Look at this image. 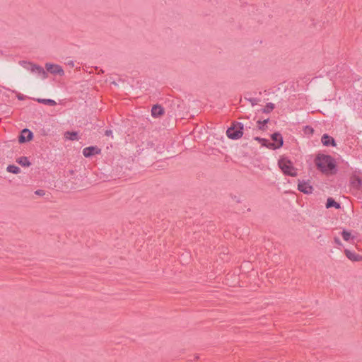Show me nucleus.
Instances as JSON below:
<instances>
[{
  "label": "nucleus",
  "instance_id": "obj_1",
  "mask_svg": "<svg viewBox=\"0 0 362 362\" xmlns=\"http://www.w3.org/2000/svg\"><path fill=\"white\" fill-rule=\"evenodd\" d=\"M315 163L317 168L326 175H332L336 172L335 162L329 156L319 155L316 157Z\"/></svg>",
  "mask_w": 362,
  "mask_h": 362
},
{
  "label": "nucleus",
  "instance_id": "obj_2",
  "mask_svg": "<svg viewBox=\"0 0 362 362\" xmlns=\"http://www.w3.org/2000/svg\"><path fill=\"white\" fill-rule=\"evenodd\" d=\"M278 165L285 175L295 177L298 174V170L293 163L286 158H281L278 161Z\"/></svg>",
  "mask_w": 362,
  "mask_h": 362
},
{
  "label": "nucleus",
  "instance_id": "obj_3",
  "mask_svg": "<svg viewBox=\"0 0 362 362\" xmlns=\"http://www.w3.org/2000/svg\"><path fill=\"white\" fill-rule=\"evenodd\" d=\"M243 124L241 123H235L228 129L226 134L231 139H238L243 136Z\"/></svg>",
  "mask_w": 362,
  "mask_h": 362
},
{
  "label": "nucleus",
  "instance_id": "obj_4",
  "mask_svg": "<svg viewBox=\"0 0 362 362\" xmlns=\"http://www.w3.org/2000/svg\"><path fill=\"white\" fill-rule=\"evenodd\" d=\"M273 142L269 143L268 148L270 149H277L283 146V137L279 133H274L272 135Z\"/></svg>",
  "mask_w": 362,
  "mask_h": 362
},
{
  "label": "nucleus",
  "instance_id": "obj_5",
  "mask_svg": "<svg viewBox=\"0 0 362 362\" xmlns=\"http://www.w3.org/2000/svg\"><path fill=\"white\" fill-rule=\"evenodd\" d=\"M45 68L47 71L49 73L54 74V75H59V76H64V71L62 67L58 64H51V63H47L45 64Z\"/></svg>",
  "mask_w": 362,
  "mask_h": 362
},
{
  "label": "nucleus",
  "instance_id": "obj_6",
  "mask_svg": "<svg viewBox=\"0 0 362 362\" xmlns=\"http://www.w3.org/2000/svg\"><path fill=\"white\" fill-rule=\"evenodd\" d=\"M33 133L28 129H24L19 136L18 141L21 144L25 143L30 141L33 139Z\"/></svg>",
  "mask_w": 362,
  "mask_h": 362
},
{
  "label": "nucleus",
  "instance_id": "obj_7",
  "mask_svg": "<svg viewBox=\"0 0 362 362\" xmlns=\"http://www.w3.org/2000/svg\"><path fill=\"white\" fill-rule=\"evenodd\" d=\"M346 257L352 262L362 261V256L348 249L344 250Z\"/></svg>",
  "mask_w": 362,
  "mask_h": 362
},
{
  "label": "nucleus",
  "instance_id": "obj_8",
  "mask_svg": "<svg viewBox=\"0 0 362 362\" xmlns=\"http://www.w3.org/2000/svg\"><path fill=\"white\" fill-rule=\"evenodd\" d=\"M100 153V149L96 146L86 147L83 149V155L86 158L90 157L93 155L99 154Z\"/></svg>",
  "mask_w": 362,
  "mask_h": 362
},
{
  "label": "nucleus",
  "instance_id": "obj_9",
  "mask_svg": "<svg viewBox=\"0 0 362 362\" xmlns=\"http://www.w3.org/2000/svg\"><path fill=\"white\" fill-rule=\"evenodd\" d=\"M298 189L304 194H311L313 192V187L306 182H299L298 185Z\"/></svg>",
  "mask_w": 362,
  "mask_h": 362
},
{
  "label": "nucleus",
  "instance_id": "obj_10",
  "mask_svg": "<svg viewBox=\"0 0 362 362\" xmlns=\"http://www.w3.org/2000/svg\"><path fill=\"white\" fill-rule=\"evenodd\" d=\"M31 71L33 73L37 74L40 76V78H42L43 79L46 78L47 77L45 71L40 66H38L36 65H32Z\"/></svg>",
  "mask_w": 362,
  "mask_h": 362
},
{
  "label": "nucleus",
  "instance_id": "obj_11",
  "mask_svg": "<svg viewBox=\"0 0 362 362\" xmlns=\"http://www.w3.org/2000/svg\"><path fill=\"white\" fill-rule=\"evenodd\" d=\"M351 185L356 189H361L362 187V182L361 179L357 176H352L351 178Z\"/></svg>",
  "mask_w": 362,
  "mask_h": 362
},
{
  "label": "nucleus",
  "instance_id": "obj_12",
  "mask_svg": "<svg viewBox=\"0 0 362 362\" xmlns=\"http://www.w3.org/2000/svg\"><path fill=\"white\" fill-rule=\"evenodd\" d=\"M64 137L66 140L69 141H78L79 139L78 132H66L64 134Z\"/></svg>",
  "mask_w": 362,
  "mask_h": 362
},
{
  "label": "nucleus",
  "instance_id": "obj_13",
  "mask_svg": "<svg viewBox=\"0 0 362 362\" xmlns=\"http://www.w3.org/2000/svg\"><path fill=\"white\" fill-rule=\"evenodd\" d=\"M322 142L325 146L332 145L333 146H335L334 140L332 137L328 136L327 134H324L322 137Z\"/></svg>",
  "mask_w": 362,
  "mask_h": 362
},
{
  "label": "nucleus",
  "instance_id": "obj_14",
  "mask_svg": "<svg viewBox=\"0 0 362 362\" xmlns=\"http://www.w3.org/2000/svg\"><path fill=\"white\" fill-rule=\"evenodd\" d=\"M16 163L21 165L23 167H29L30 165V162L28 158L25 156H21L16 158Z\"/></svg>",
  "mask_w": 362,
  "mask_h": 362
},
{
  "label": "nucleus",
  "instance_id": "obj_15",
  "mask_svg": "<svg viewBox=\"0 0 362 362\" xmlns=\"http://www.w3.org/2000/svg\"><path fill=\"white\" fill-rule=\"evenodd\" d=\"M341 234L343 239L346 242L351 241L355 238V236L350 231L343 230Z\"/></svg>",
  "mask_w": 362,
  "mask_h": 362
},
{
  "label": "nucleus",
  "instance_id": "obj_16",
  "mask_svg": "<svg viewBox=\"0 0 362 362\" xmlns=\"http://www.w3.org/2000/svg\"><path fill=\"white\" fill-rule=\"evenodd\" d=\"M163 113V110L160 106L155 105L151 110V114L153 117H159Z\"/></svg>",
  "mask_w": 362,
  "mask_h": 362
},
{
  "label": "nucleus",
  "instance_id": "obj_17",
  "mask_svg": "<svg viewBox=\"0 0 362 362\" xmlns=\"http://www.w3.org/2000/svg\"><path fill=\"white\" fill-rule=\"evenodd\" d=\"M6 170L8 173H13V174H16V175L19 174L21 172V169L18 166H16L15 165H8L7 168H6Z\"/></svg>",
  "mask_w": 362,
  "mask_h": 362
},
{
  "label": "nucleus",
  "instance_id": "obj_18",
  "mask_svg": "<svg viewBox=\"0 0 362 362\" xmlns=\"http://www.w3.org/2000/svg\"><path fill=\"white\" fill-rule=\"evenodd\" d=\"M326 207L327 209L331 207H334L336 209H339L340 205L337 202H336L332 198H329L327 201Z\"/></svg>",
  "mask_w": 362,
  "mask_h": 362
},
{
  "label": "nucleus",
  "instance_id": "obj_19",
  "mask_svg": "<svg viewBox=\"0 0 362 362\" xmlns=\"http://www.w3.org/2000/svg\"><path fill=\"white\" fill-rule=\"evenodd\" d=\"M37 100L40 103L47 104L50 106H54L56 105V102L51 99H37Z\"/></svg>",
  "mask_w": 362,
  "mask_h": 362
},
{
  "label": "nucleus",
  "instance_id": "obj_20",
  "mask_svg": "<svg viewBox=\"0 0 362 362\" xmlns=\"http://www.w3.org/2000/svg\"><path fill=\"white\" fill-rule=\"evenodd\" d=\"M260 143H261L263 146H266V147H267V148H268V146H269V143H270V142H269L268 140L265 139H261Z\"/></svg>",
  "mask_w": 362,
  "mask_h": 362
},
{
  "label": "nucleus",
  "instance_id": "obj_21",
  "mask_svg": "<svg viewBox=\"0 0 362 362\" xmlns=\"http://www.w3.org/2000/svg\"><path fill=\"white\" fill-rule=\"evenodd\" d=\"M274 109V105L273 104H269L267 105L266 108L264 109V112H269L272 110Z\"/></svg>",
  "mask_w": 362,
  "mask_h": 362
},
{
  "label": "nucleus",
  "instance_id": "obj_22",
  "mask_svg": "<svg viewBox=\"0 0 362 362\" xmlns=\"http://www.w3.org/2000/svg\"><path fill=\"white\" fill-rule=\"evenodd\" d=\"M334 242L336 244H337L338 245H341V242L340 241L339 238H337L335 237L334 238Z\"/></svg>",
  "mask_w": 362,
  "mask_h": 362
},
{
  "label": "nucleus",
  "instance_id": "obj_23",
  "mask_svg": "<svg viewBox=\"0 0 362 362\" xmlns=\"http://www.w3.org/2000/svg\"><path fill=\"white\" fill-rule=\"evenodd\" d=\"M105 134H106L107 136H110V135H111V134H112V132H111V131H106Z\"/></svg>",
  "mask_w": 362,
  "mask_h": 362
},
{
  "label": "nucleus",
  "instance_id": "obj_24",
  "mask_svg": "<svg viewBox=\"0 0 362 362\" xmlns=\"http://www.w3.org/2000/svg\"><path fill=\"white\" fill-rule=\"evenodd\" d=\"M255 139L258 141L259 142H260L262 139L259 138V137H256Z\"/></svg>",
  "mask_w": 362,
  "mask_h": 362
},
{
  "label": "nucleus",
  "instance_id": "obj_25",
  "mask_svg": "<svg viewBox=\"0 0 362 362\" xmlns=\"http://www.w3.org/2000/svg\"><path fill=\"white\" fill-rule=\"evenodd\" d=\"M69 64L70 66H74V62H71L70 63H69Z\"/></svg>",
  "mask_w": 362,
  "mask_h": 362
},
{
  "label": "nucleus",
  "instance_id": "obj_26",
  "mask_svg": "<svg viewBox=\"0 0 362 362\" xmlns=\"http://www.w3.org/2000/svg\"><path fill=\"white\" fill-rule=\"evenodd\" d=\"M267 122V119H265V120H264V121L262 122V124H265Z\"/></svg>",
  "mask_w": 362,
  "mask_h": 362
},
{
  "label": "nucleus",
  "instance_id": "obj_27",
  "mask_svg": "<svg viewBox=\"0 0 362 362\" xmlns=\"http://www.w3.org/2000/svg\"><path fill=\"white\" fill-rule=\"evenodd\" d=\"M36 193L40 194V192H36Z\"/></svg>",
  "mask_w": 362,
  "mask_h": 362
}]
</instances>
